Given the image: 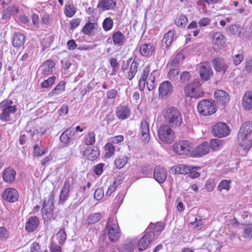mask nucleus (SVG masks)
Here are the masks:
<instances>
[{"mask_svg":"<svg viewBox=\"0 0 252 252\" xmlns=\"http://www.w3.org/2000/svg\"><path fill=\"white\" fill-rule=\"evenodd\" d=\"M30 252H41L39 244L37 242H33L30 247Z\"/></svg>","mask_w":252,"mask_h":252,"instance_id":"64","label":"nucleus"},{"mask_svg":"<svg viewBox=\"0 0 252 252\" xmlns=\"http://www.w3.org/2000/svg\"><path fill=\"white\" fill-rule=\"evenodd\" d=\"M117 5L116 0H99L97 8L102 11L113 10Z\"/></svg>","mask_w":252,"mask_h":252,"instance_id":"17","label":"nucleus"},{"mask_svg":"<svg viewBox=\"0 0 252 252\" xmlns=\"http://www.w3.org/2000/svg\"><path fill=\"white\" fill-rule=\"evenodd\" d=\"M155 48L151 43L142 44L139 46L140 53L145 57L151 56Z\"/></svg>","mask_w":252,"mask_h":252,"instance_id":"27","label":"nucleus"},{"mask_svg":"<svg viewBox=\"0 0 252 252\" xmlns=\"http://www.w3.org/2000/svg\"><path fill=\"white\" fill-rule=\"evenodd\" d=\"M209 149L208 143H203L193 150L190 154L193 157H202L208 154Z\"/></svg>","mask_w":252,"mask_h":252,"instance_id":"20","label":"nucleus"},{"mask_svg":"<svg viewBox=\"0 0 252 252\" xmlns=\"http://www.w3.org/2000/svg\"><path fill=\"white\" fill-rule=\"evenodd\" d=\"M199 74L201 79L208 81L213 75V71L208 63H204L200 66Z\"/></svg>","mask_w":252,"mask_h":252,"instance_id":"18","label":"nucleus"},{"mask_svg":"<svg viewBox=\"0 0 252 252\" xmlns=\"http://www.w3.org/2000/svg\"><path fill=\"white\" fill-rule=\"evenodd\" d=\"M140 130L142 141L146 144L150 140L149 126L145 120H142L140 124Z\"/></svg>","mask_w":252,"mask_h":252,"instance_id":"22","label":"nucleus"},{"mask_svg":"<svg viewBox=\"0 0 252 252\" xmlns=\"http://www.w3.org/2000/svg\"><path fill=\"white\" fill-rule=\"evenodd\" d=\"M243 236L246 238H251L252 237V225H247L244 227Z\"/></svg>","mask_w":252,"mask_h":252,"instance_id":"55","label":"nucleus"},{"mask_svg":"<svg viewBox=\"0 0 252 252\" xmlns=\"http://www.w3.org/2000/svg\"><path fill=\"white\" fill-rule=\"evenodd\" d=\"M165 120L171 127H179L183 123L181 112L175 107L167 109L164 114Z\"/></svg>","mask_w":252,"mask_h":252,"instance_id":"2","label":"nucleus"},{"mask_svg":"<svg viewBox=\"0 0 252 252\" xmlns=\"http://www.w3.org/2000/svg\"><path fill=\"white\" fill-rule=\"evenodd\" d=\"M54 68V62L51 60H47L41 65L40 69L43 75H47L53 72Z\"/></svg>","mask_w":252,"mask_h":252,"instance_id":"23","label":"nucleus"},{"mask_svg":"<svg viewBox=\"0 0 252 252\" xmlns=\"http://www.w3.org/2000/svg\"><path fill=\"white\" fill-rule=\"evenodd\" d=\"M191 74L189 71H184L180 75V81L182 83H185L191 78Z\"/></svg>","mask_w":252,"mask_h":252,"instance_id":"58","label":"nucleus"},{"mask_svg":"<svg viewBox=\"0 0 252 252\" xmlns=\"http://www.w3.org/2000/svg\"><path fill=\"white\" fill-rule=\"evenodd\" d=\"M95 141V134L93 131H90L86 135L84 143L86 145H92Z\"/></svg>","mask_w":252,"mask_h":252,"instance_id":"46","label":"nucleus"},{"mask_svg":"<svg viewBox=\"0 0 252 252\" xmlns=\"http://www.w3.org/2000/svg\"><path fill=\"white\" fill-rule=\"evenodd\" d=\"M184 57L182 54H177L175 58L173 59L171 61L170 63V66L173 68L178 67L180 64V60H184Z\"/></svg>","mask_w":252,"mask_h":252,"instance_id":"48","label":"nucleus"},{"mask_svg":"<svg viewBox=\"0 0 252 252\" xmlns=\"http://www.w3.org/2000/svg\"><path fill=\"white\" fill-rule=\"evenodd\" d=\"M252 132V123L250 122H246L243 124L241 127L238 134L240 136H248Z\"/></svg>","mask_w":252,"mask_h":252,"instance_id":"33","label":"nucleus"},{"mask_svg":"<svg viewBox=\"0 0 252 252\" xmlns=\"http://www.w3.org/2000/svg\"><path fill=\"white\" fill-rule=\"evenodd\" d=\"M106 153L105 157L109 158L111 157L115 152V147L111 143H107L105 146Z\"/></svg>","mask_w":252,"mask_h":252,"instance_id":"52","label":"nucleus"},{"mask_svg":"<svg viewBox=\"0 0 252 252\" xmlns=\"http://www.w3.org/2000/svg\"><path fill=\"white\" fill-rule=\"evenodd\" d=\"M2 198L9 202H16L19 197L18 192L14 189H6L1 194Z\"/></svg>","mask_w":252,"mask_h":252,"instance_id":"13","label":"nucleus"},{"mask_svg":"<svg viewBox=\"0 0 252 252\" xmlns=\"http://www.w3.org/2000/svg\"><path fill=\"white\" fill-rule=\"evenodd\" d=\"M231 183V181L228 180H224L220 182L218 186V189L221 191L222 189H225L226 190H228L230 188V184Z\"/></svg>","mask_w":252,"mask_h":252,"instance_id":"51","label":"nucleus"},{"mask_svg":"<svg viewBox=\"0 0 252 252\" xmlns=\"http://www.w3.org/2000/svg\"><path fill=\"white\" fill-rule=\"evenodd\" d=\"M179 71L177 68L171 69L168 73L169 79L172 82L176 81L178 79Z\"/></svg>","mask_w":252,"mask_h":252,"instance_id":"49","label":"nucleus"},{"mask_svg":"<svg viewBox=\"0 0 252 252\" xmlns=\"http://www.w3.org/2000/svg\"><path fill=\"white\" fill-rule=\"evenodd\" d=\"M73 131L72 127L67 128L60 136V141L64 144H68L71 138Z\"/></svg>","mask_w":252,"mask_h":252,"instance_id":"35","label":"nucleus"},{"mask_svg":"<svg viewBox=\"0 0 252 252\" xmlns=\"http://www.w3.org/2000/svg\"><path fill=\"white\" fill-rule=\"evenodd\" d=\"M9 237V232L4 227H0V240L6 241Z\"/></svg>","mask_w":252,"mask_h":252,"instance_id":"57","label":"nucleus"},{"mask_svg":"<svg viewBox=\"0 0 252 252\" xmlns=\"http://www.w3.org/2000/svg\"><path fill=\"white\" fill-rule=\"evenodd\" d=\"M193 148V144L188 141H181L175 143L173 146L174 152L181 155H187Z\"/></svg>","mask_w":252,"mask_h":252,"instance_id":"7","label":"nucleus"},{"mask_svg":"<svg viewBox=\"0 0 252 252\" xmlns=\"http://www.w3.org/2000/svg\"><path fill=\"white\" fill-rule=\"evenodd\" d=\"M127 160L126 157H118L115 160V165L117 168L121 169L127 163Z\"/></svg>","mask_w":252,"mask_h":252,"instance_id":"42","label":"nucleus"},{"mask_svg":"<svg viewBox=\"0 0 252 252\" xmlns=\"http://www.w3.org/2000/svg\"><path fill=\"white\" fill-rule=\"evenodd\" d=\"M97 27L96 23L89 22L84 26L82 32L86 35H93Z\"/></svg>","mask_w":252,"mask_h":252,"instance_id":"34","label":"nucleus"},{"mask_svg":"<svg viewBox=\"0 0 252 252\" xmlns=\"http://www.w3.org/2000/svg\"><path fill=\"white\" fill-rule=\"evenodd\" d=\"M225 42V37L220 32H216L213 35V43L218 48H221L223 46Z\"/></svg>","mask_w":252,"mask_h":252,"instance_id":"29","label":"nucleus"},{"mask_svg":"<svg viewBox=\"0 0 252 252\" xmlns=\"http://www.w3.org/2000/svg\"><path fill=\"white\" fill-rule=\"evenodd\" d=\"M104 195V191L102 189H97L94 193V198L96 200H100L102 198Z\"/></svg>","mask_w":252,"mask_h":252,"instance_id":"61","label":"nucleus"},{"mask_svg":"<svg viewBox=\"0 0 252 252\" xmlns=\"http://www.w3.org/2000/svg\"><path fill=\"white\" fill-rule=\"evenodd\" d=\"M75 7L73 4H66L64 7V13L68 17H72L75 13Z\"/></svg>","mask_w":252,"mask_h":252,"instance_id":"47","label":"nucleus"},{"mask_svg":"<svg viewBox=\"0 0 252 252\" xmlns=\"http://www.w3.org/2000/svg\"><path fill=\"white\" fill-rule=\"evenodd\" d=\"M112 39L115 45L121 46L125 41V37L121 32L117 31L113 33Z\"/></svg>","mask_w":252,"mask_h":252,"instance_id":"36","label":"nucleus"},{"mask_svg":"<svg viewBox=\"0 0 252 252\" xmlns=\"http://www.w3.org/2000/svg\"><path fill=\"white\" fill-rule=\"evenodd\" d=\"M138 64L139 63L134 60H133L131 63L127 76V79H128L129 80H132L136 73L138 69Z\"/></svg>","mask_w":252,"mask_h":252,"instance_id":"40","label":"nucleus"},{"mask_svg":"<svg viewBox=\"0 0 252 252\" xmlns=\"http://www.w3.org/2000/svg\"><path fill=\"white\" fill-rule=\"evenodd\" d=\"M104 165V164L101 163L94 166V172L95 174L98 176L101 175L103 171Z\"/></svg>","mask_w":252,"mask_h":252,"instance_id":"60","label":"nucleus"},{"mask_svg":"<svg viewBox=\"0 0 252 252\" xmlns=\"http://www.w3.org/2000/svg\"><path fill=\"white\" fill-rule=\"evenodd\" d=\"M185 93L187 96L191 98H198L203 96V91L198 81H194L187 85L184 88Z\"/></svg>","mask_w":252,"mask_h":252,"instance_id":"5","label":"nucleus"},{"mask_svg":"<svg viewBox=\"0 0 252 252\" xmlns=\"http://www.w3.org/2000/svg\"><path fill=\"white\" fill-rule=\"evenodd\" d=\"M47 150V148L41 145V141H38L37 143L33 146V153L35 156H40L44 155Z\"/></svg>","mask_w":252,"mask_h":252,"instance_id":"37","label":"nucleus"},{"mask_svg":"<svg viewBox=\"0 0 252 252\" xmlns=\"http://www.w3.org/2000/svg\"><path fill=\"white\" fill-rule=\"evenodd\" d=\"M85 153H86L88 155V159L92 161L95 160L100 155L99 151L96 147H95L90 150H87L86 151Z\"/></svg>","mask_w":252,"mask_h":252,"instance_id":"39","label":"nucleus"},{"mask_svg":"<svg viewBox=\"0 0 252 252\" xmlns=\"http://www.w3.org/2000/svg\"><path fill=\"white\" fill-rule=\"evenodd\" d=\"M155 236L154 232L146 233L140 239L138 244V249L139 251L146 250L153 240Z\"/></svg>","mask_w":252,"mask_h":252,"instance_id":"12","label":"nucleus"},{"mask_svg":"<svg viewBox=\"0 0 252 252\" xmlns=\"http://www.w3.org/2000/svg\"><path fill=\"white\" fill-rule=\"evenodd\" d=\"M25 42V35L20 32H16L14 34L12 45L15 47H20L23 45Z\"/></svg>","mask_w":252,"mask_h":252,"instance_id":"31","label":"nucleus"},{"mask_svg":"<svg viewBox=\"0 0 252 252\" xmlns=\"http://www.w3.org/2000/svg\"><path fill=\"white\" fill-rule=\"evenodd\" d=\"M212 62L213 67L217 72H222L223 74L226 72L228 66L223 58L216 57L212 60Z\"/></svg>","mask_w":252,"mask_h":252,"instance_id":"14","label":"nucleus"},{"mask_svg":"<svg viewBox=\"0 0 252 252\" xmlns=\"http://www.w3.org/2000/svg\"><path fill=\"white\" fill-rule=\"evenodd\" d=\"M200 167L191 166L186 164H179L171 168L170 171L172 173L178 174H188L191 170L200 169Z\"/></svg>","mask_w":252,"mask_h":252,"instance_id":"15","label":"nucleus"},{"mask_svg":"<svg viewBox=\"0 0 252 252\" xmlns=\"http://www.w3.org/2000/svg\"><path fill=\"white\" fill-rule=\"evenodd\" d=\"M105 231L108 233L110 242H117L120 237L119 226L116 220L113 218H109L105 226Z\"/></svg>","mask_w":252,"mask_h":252,"instance_id":"3","label":"nucleus"},{"mask_svg":"<svg viewBox=\"0 0 252 252\" xmlns=\"http://www.w3.org/2000/svg\"><path fill=\"white\" fill-rule=\"evenodd\" d=\"M188 22V18L186 16L180 14L175 19V23L178 27H185Z\"/></svg>","mask_w":252,"mask_h":252,"instance_id":"44","label":"nucleus"},{"mask_svg":"<svg viewBox=\"0 0 252 252\" xmlns=\"http://www.w3.org/2000/svg\"><path fill=\"white\" fill-rule=\"evenodd\" d=\"M43 219L48 220L53 216L54 198L51 196L47 201L45 200L41 209Z\"/></svg>","mask_w":252,"mask_h":252,"instance_id":"9","label":"nucleus"},{"mask_svg":"<svg viewBox=\"0 0 252 252\" xmlns=\"http://www.w3.org/2000/svg\"><path fill=\"white\" fill-rule=\"evenodd\" d=\"M102 215L100 213H94L88 216L87 221L88 224H94L98 222L101 218Z\"/></svg>","mask_w":252,"mask_h":252,"instance_id":"43","label":"nucleus"},{"mask_svg":"<svg viewBox=\"0 0 252 252\" xmlns=\"http://www.w3.org/2000/svg\"><path fill=\"white\" fill-rule=\"evenodd\" d=\"M215 186V183L213 180L209 179L207 181L205 187L207 190L209 192L212 191Z\"/></svg>","mask_w":252,"mask_h":252,"instance_id":"62","label":"nucleus"},{"mask_svg":"<svg viewBox=\"0 0 252 252\" xmlns=\"http://www.w3.org/2000/svg\"><path fill=\"white\" fill-rule=\"evenodd\" d=\"M61 246L59 244L58 245L56 243L52 242L50 250L51 252H62Z\"/></svg>","mask_w":252,"mask_h":252,"instance_id":"59","label":"nucleus"},{"mask_svg":"<svg viewBox=\"0 0 252 252\" xmlns=\"http://www.w3.org/2000/svg\"><path fill=\"white\" fill-rule=\"evenodd\" d=\"M228 30L231 34L240 35L243 30V28L239 25H232L229 26Z\"/></svg>","mask_w":252,"mask_h":252,"instance_id":"41","label":"nucleus"},{"mask_svg":"<svg viewBox=\"0 0 252 252\" xmlns=\"http://www.w3.org/2000/svg\"><path fill=\"white\" fill-rule=\"evenodd\" d=\"M214 95L216 100L220 104L225 105L229 101V95L224 91L217 90L215 92Z\"/></svg>","mask_w":252,"mask_h":252,"instance_id":"19","label":"nucleus"},{"mask_svg":"<svg viewBox=\"0 0 252 252\" xmlns=\"http://www.w3.org/2000/svg\"><path fill=\"white\" fill-rule=\"evenodd\" d=\"M154 177L158 183H163L167 177L166 169L160 166L156 167L154 171Z\"/></svg>","mask_w":252,"mask_h":252,"instance_id":"16","label":"nucleus"},{"mask_svg":"<svg viewBox=\"0 0 252 252\" xmlns=\"http://www.w3.org/2000/svg\"><path fill=\"white\" fill-rule=\"evenodd\" d=\"M103 28L105 31L110 30L113 26V21L110 17L106 18L102 23Z\"/></svg>","mask_w":252,"mask_h":252,"instance_id":"50","label":"nucleus"},{"mask_svg":"<svg viewBox=\"0 0 252 252\" xmlns=\"http://www.w3.org/2000/svg\"><path fill=\"white\" fill-rule=\"evenodd\" d=\"M65 83L63 81H61L56 86V87L48 94L49 96H52L54 95L61 94L65 89Z\"/></svg>","mask_w":252,"mask_h":252,"instance_id":"38","label":"nucleus"},{"mask_svg":"<svg viewBox=\"0 0 252 252\" xmlns=\"http://www.w3.org/2000/svg\"><path fill=\"white\" fill-rule=\"evenodd\" d=\"M155 77L153 74L151 73L147 80V87L149 91H152L155 88Z\"/></svg>","mask_w":252,"mask_h":252,"instance_id":"54","label":"nucleus"},{"mask_svg":"<svg viewBox=\"0 0 252 252\" xmlns=\"http://www.w3.org/2000/svg\"><path fill=\"white\" fill-rule=\"evenodd\" d=\"M55 80L56 77L55 76L49 77L48 79L41 83V87L43 88H47L51 87L55 83Z\"/></svg>","mask_w":252,"mask_h":252,"instance_id":"56","label":"nucleus"},{"mask_svg":"<svg viewBox=\"0 0 252 252\" xmlns=\"http://www.w3.org/2000/svg\"><path fill=\"white\" fill-rule=\"evenodd\" d=\"M238 142L239 145L244 150H249L252 146V142L249 138V136H246L238 134Z\"/></svg>","mask_w":252,"mask_h":252,"instance_id":"30","label":"nucleus"},{"mask_svg":"<svg viewBox=\"0 0 252 252\" xmlns=\"http://www.w3.org/2000/svg\"><path fill=\"white\" fill-rule=\"evenodd\" d=\"M173 91V86L169 81L162 82L158 88L159 96L161 98L168 97Z\"/></svg>","mask_w":252,"mask_h":252,"instance_id":"11","label":"nucleus"},{"mask_svg":"<svg viewBox=\"0 0 252 252\" xmlns=\"http://www.w3.org/2000/svg\"><path fill=\"white\" fill-rule=\"evenodd\" d=\"M174 31H170L164 34L162 40V46L167 48L174 40Z\"/></svg>","mask_w":252,"mask_h":252,"instance_id":"28","label":"nucleus"},{"mask_svg":"<svg viewBox=\"0 0 252 252\" xmlns=\"http://www.w3.org/2000/svg\"><path fill=\"white\" fill-rule=\"evenodd\" d=\"M222 144L221 140L213 139L210 141V148L214 151L218 150Z\"/></svg>","mask_w":252,"mask_h":252,"instance_id":"53","label":"nucleus"},{"mask_svg":"<svg viewBox=\"0 0 252 252\" xmlns=\"http://www.w3.org/2000/svg\"><path fill=\"white\" fill-rule=\"evenodd\" d=\"M56 236L58 240L59 244L61 246H63L65 242L67 237L65 231L63 229L59 230L57 233Z\"/></svg>","mask_w":252,"mask_h":252,"instance_id":"45","label":"nucleus"},{"mask_svg":"<svg viewBox=\"0 0 252 252\" xmlns=\"http://www.w3.org/2000/svg\"><path fill=\"white\" fill-rule=\"evenodd\" d=\"M130 115V110L126 105L120 106L117 109L116 116L121 120L127 119Z\"/></svg>","mask_w":252,"mask_h":252,"instance_id":"25","label":"nucleus"},{"mask_svg":"<svg viewBox=\"0 0 252 252\" xmlns=\"http://www.w3.org/2000/svg\"><path fill=\"white\" fill-rule=\"evenodd\" d=\"M244 59L243 55L238 54L233 57V62L235 65H238L243 61Z\"/></svg>","mask_w":252,"mask_h":252,"instance_id":"63","label":"nucleus"},{"mask_svg":"<svg viewBox=\"0 0 252 252\" xmlns=\"http://www.w3.org/2000/svg\"><path fill=\"white\" fill-rule=\"evenodd\" d=\"M12 100L6 99L0 103V120L3 122L12 120V117L17 110Z\"/></svg>","mask_w":252,"mask_h":252,"instance_id":"1","label":"nucleus"},{"mask_svg":"<svg viewBox=\"0 0 252 252\" xmlns=\"http://www.w3.org/2000/svg\"><path fill=\"white\" fill-rule=\"evenodd\" d=\"M242 106L246 110H250L252 108V92H246L244 95Z\"/></svg>","mask_w":252,"mask_h":252,"instance_id":"26","label":"nucleus"},{"mask_svg":"<svg viewBox=\"0 0 252 252\" xmlns=\"http://www.w3.org/2000/svg\"><path fill=\"white\" fill-rule=\"evenodd\" d=\"M197 109L201 115L210 116L214 114L218 109L215 101L212 99H203L198 103Z\"/></svg>","mask_w":252,"mask_h":252,"instance_id":"4","label":"nucleus"},{"mask_svg":"<svg viewBox=\"0 0 252 252\" xmlns=\"http://www.w3.org/2000/svg\"><path fill=\"white\" fill-rule=\"evenodd\" d=\"M135 248L134 244L131 240L125 241L121 246L118 248L119 252H132Z\"/></svg>","mask_w":252,"mask_h":252,"instance_id":"32","label":"nucleus"},{"mask_svg":"<svg viewBox=\"0 0 252 252\" xmlns=\"http://www.w3.org/2000/svg\"><path fill=\"white\" fill-rule=\"evenodd\" d=\"M39 222V220L37 217H30L26 224V230L30 232L34 231L38 227Z\"/></svg>","mask_w":252,"mask_h":252,"instance_id":"24","label":"nucleus"},{"mask_svg":"<svg viewBox=\"0 0 252 252\" xmlns=\"http://www.w3.org/2000/svg\"><path fill=\"white\" fill-rule=\"evenodd\" d=\"M73 181V178L72 177H69L65 181L60 194L58 202L59 204H63L68 199L69 197L70 183L72 182Z\"/></svg>","mask_w":252,"mask_h":252,"instance_id":"10","label":"nucleus"},{"mask_svg":"<svg viewBox=\"0 0 252 252\" xmlns=\"http://www.w3.org/2000/svg\"><path fill=\"white\" fill-rule=\"evenodd\" d=\"M16 174V171L13 168L8 167L3 171L2 179L5 182L10 184L15 181Z\"/></svg>","mask_w":252,"mask_h":252,"instance_id":"21","label":"nucleus"},{"mask_svg":"<svg viewBox=\"0 0 252 252\" xmlns=\"http://www.w3.org/2000/svg\"><path fill=\"white\" fill-rule=\"evenodd\" d=\"M159 139L164 143L170 144L174 139V134L173 130L169 126L163 125L161 126L158 130Z\"/></svg>","mask_w":252,"mask_h":252,"instance_id":"6","label":"nucleus"},{"mask_svg":"<svg viewBox=\"0 0 252 252\" xmlns=\"http://www.w3.org/2000/svg\"><path fill=\"white\" fill-rule=\"evenodd\" d=\"M212 132L214 136L219 138L227 136L230 132L229 126L225 123L219 122L212 127Z\"/></svg>","mask_w":252,"mask_h":252,"instance_id":"8","label":"nucleus"}]
</instances>
